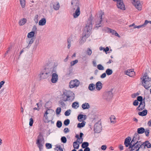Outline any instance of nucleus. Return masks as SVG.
Segmentation results:
<instances>
[{
	"mask_svg": "<svg viewBox=\"0 0 151 151\" xmlns=\"http://www.w3.org/2000/svg\"><path fill=\"white\" fill-rule=\"evenodd\" d=\"M20 4L22 7L23 8L25 7V0H19Z\"/></svg>",
	"mask_w": 151,
	"mask_h": 151,
	"instance_id": "nucleus-41",
	"label": "nucleus"
},
{
	"mask_svg": "<svg viewBox=\"0 0 151 151\" xmlns=\"http://www.w3.org/2000/svg\"><path fill=\"white\" fill-rule=\"evenodd\" d=\"M55 150H57V151H63V149L59 145H57L55 146Z\"/></svg>",
	"mask_w": 151,
	"mask_h": 151,
	"instance_id": "nucleus-43",
	"label": "nucleus"
},
{
	"mask_svg": "<svg viewBox=\"0 0 151 151\" xmlns=\"http://www.w3.org/2000/svg\"><path fill=\"white\" fill-rule=\"evenodd\" d=\"M53 69L52 68H45L44 70L47 73H49L48 75L49 76L52 73Z\"/></svg>",
	"mask_w": 151,
	"mask_h": 151,
	"instance_id": "nucleus-25",
	"label": "nucleus"
},
{
	"mask_svg": "<svg viewBox=\"0 0 151 151\" xmlns=\"http://www.w3.org/2000/svg\"><path fill=\"white\" fill-rule=\"evenodd\" d=\"M104 14V13L102 12H101L99 14V18L100 19L99 21H98L96 22L95 24V28L96 29H97L99 27H100L101 26L100 25L101 24V22L102 21V16Z\"/></svg>",
	"mask_w": 151,
	"mask_h": 151,
	"instance_id": "nucleus-9",
	"label": "nucleus"
},
{
	"mask_svg": "<svg viewBox=\"0 0 151 151\" xmlns=\"http://www.w3.org/2000/svg\"><path fill=\"white\" fill-rule=\"evenodd\" d=\"M106 73L107 75L109 76L112 74L113 71L111 69L108 68L106 71Z\"/></svg>",
	"mask_w": 151,
	"mask_h": 151,
	"instance_id": "nucleus-36",
	"label": "nucleus"
},
{
	"mask_svg": "<svg viewBox=\"0 0 151 151\" xmlns=\"http://www.w3.org/2000/svg\"><path fill=\"white\" fill-rule=\"evenodd\" d=\"M26 22L27 20L25 18H23L19 21V25L20 26L23 25L26 23Z\"/></svg>",
	"mask_w": 151,
	"mask_h": 151,
	"instance_id": "nucleus-31",
	"label": "nucleus"
},
{
	"mask_svg": "<svg viewBox=\"0 0 151 151\" xmlns=\"http://www.w3.org/2000/svg\"><path fill=\"white\" fill-rule=\"evenodd\" d=\"M72 106L73 108L77 109L79 106V103L77 102H75L72 104Z\"/></svg>",
	"mask_w": 151,
	"mask_h": 151,
	"instance_id": "nucleus-32",
	"label": "nucleus"
},
{
	"mask_svg": "<svg viewBox=\"0 0 151 151\" xmlns=\"http://www.w3.org/2000/svg\"><path fill=\"white\" fill-rule=\"evenodd\" d=\"M60 5L58 2H56L54 3L53 5V8L55 10H58L60 8Z\"/></svg>",
	"mask_w": 151,
	"mask_h": 151,
	"instance_id": "nucleus-22",
	"label": "nucleus"
},
{
	"mask_svg": "<svg viewBox=\"0 0 151 151\" xmlns=\"http://www.w3.org/2000/svg\"><path fill=\"white\" fill-rule=\"evenodd\" d=\"M97 68L100 70H104V67L101 64H99L97 65Z\"/></svg>",
	"mask_w": 151,
	"mask_h": 151,
	"instance_id": "nucleus-48",
	"label": "nucleus"
},
{
	"mask_svg": "<svg viewBox=\"0 0 151 151\" xmlns=\"http://www.w3.org/2000/svg\"><path fill=\"white\" fill-rule=\"evenodd\" d=\"M137 132L138 134H141L145 132V129L143 127H140L137 129Z\"/></svg>",
	"mask_w": 151,
	"mask_h": 151,
	"instance_id": "nucleus-33",
	"label": "nucleus"
},
{
	"mask_svg": "<svg viewBox=\"0 0 151 151\" xmlns=\"http://www.w3.org/2000/svg\"><path fill=\"white\" fill-rule=\"evenodd\" d=\"M131 140V138L129 137H128L125 139L124 142V144L126 147H128L130 145V142Z\"/></svg>",
	"mask_w": 151,
	"mask_h": 151,
	"instance_id": "nucleus-16",
	"label": "nucleus"
},
{
	"mask_svg": "<svg viewBox=\"0 0 151 151\" xmlns=\"http://www.w3.org/2000/svg\"><path fill=\"white\" fill-rule=\"evenodd\" d=\"M86 115L80 114L78 116V119L80 122L83 121L86 119Z\"/></svg>",
	"mask_w": 151,
	"mask_h": 151,
	"instance_id": "nucleus-15",
	"label": "nucleus"
},
{
	"mask_svg": "<svg viewBox=\"0 0 151 151\" xmlns=\"http://www.w3.org/2000/svg\"><path fill=\"white\" fill-rule=\"evenodd\" d=\"M147 114V111L146 110H144L142 111L139 112L138 114L141 116H144L146 115Z\"/></svg>",
	"mask_w": 151,
	"mask_h": 151,
	"instance_id": "nucleus-30",
	"label": "nucleus"
},
{
	"mask_svg": "<svg viewBox=\"0 0 151 151\" xmlns=\"http://www.w3.org/2000/svg\"><path fill=\"white\" fill-rule=\"evenodd\" d=\"M49 73H47L44 69L40 73V75L41 79H45L47 78L49 76Z\"/></svg>",
	"mask_w": 151,
	"mask_h": 151,
	"instance_id": "nucleus-11",
	"label": "nucleus"
},
{
	"mask_svg": "<svg viewBox=\"0 0 151 151\" xmlns=\"http://www.w3.org/2000/svg\"><path fill=\"white\" fill-rule=\"evenodd\" d=\"M78 141L76 140V141L73 143V146L74 148L75 149H78L79 146V144L78 143Z\"/></svg>",
	"mask_w": 151,
	"mask_h": 151,
	"instance_id": "nucleus-29",
	"label": "nucleus"
},
{
	"mask_svg": "<svg viewBox=\"0 0 151 151\" xmlns=\"http://www.w3.org/2000/svg\"><path fill=\"white\" fill-rule=\"evenodd\" d=\"M35 38H34L32 37L31 38V39L29 42V45L26 47L28 48V47H29L30 46V45L32 44L33 42L35 41Z\"/></svg>",
	"mask_w": 151,
	"mask_h": 151,
	"instance_id": "nucleus-44",
	"label": "nucleus"
},
{
	"mask_svg": "<svg viewBox=\"0 0 151 151\" xmlns=\"http://www.w3.org/2000/svg\"><path fill=\"white\" fill-rule=\"evenodd\" d=\"M82 107L83 109H87L90 108V106L88 103H85L82 104Z\"/></svg>",
	"mask_w": 151,
	"mask_h": 151,
	"instance_id": "nucleus-26",
	"label": "nucleus"
},
{
	"mask_svg": "<svg viewBox=\"0 0 151 151\" xmlns=\"http://www.w3.org/2000/svg\"><path fill=\"white\" fill-rule=\"evenodd\" d=\"M145 103L144 101L140 102L139 106L137 108V109L139 111H141L145 107Z\"/></svg>",
	"mask_w": 151,
	"mask_h": 151,
	"instance_id": "nucleus-14",
	"label": "nucleus"
},
{
	"mask_svg": "<svg viewBox=\"0 0 151 151\" xmlns=\"http://www.w3.org/2000/svg\"><path fill=\"white\" fill-rule=\"evenodd\" d=\"M139 95V93H135L132 94L131 95V96L132 98H134L136 97V96H138Z\"/></svg>",
	"mask_w": 151,
	"mask_h": 151,
	"instance_id": "nucleus-60",
	"label": "nucleus"
},
{
	"mask_svg": "<svg viewBox=\"0 0 151 151\" xmlns=\"http://www.w3.org/2000/svg\"><path fill=\"white\" fill-rule=\"evenodd\" d=\"M71 4L73 11H75L73 14V17L76 18L79 16L81 13L79 1L78 0H72Z\"/></svg>",
	"mask_w": 151,
	"mask_h": 151,
	"instance_id": "nucleus-2",
	"label": "nucleus"
},
{
	"mask_svg": "<svg viewBox=\"0 0 151 151\" xmlns=\"http://www.w3.org/2000/svg\"><path fill=\"white\" fill-rule=\"evenodd\" d=\"M37 29V27L35 25H34L33 26L32 29V32H34L35 33V31H36Z\"/></svg>",
	"mask_w": 151,
	"mask_h": 151,
	"instance_id": "nucleus-61",
	"label": "nucleus"
},
{
	"mask_svg": "<svg viewBox=\"0 0 151 151\" xmlns=\"http://www.w3.org/2000/svg\"><path fill=\"white\" fill-rule=\"evenodd\" d=\"M101 122L100 121H98L94 125V129L95 132L97 133L100 132L101 130Z\"/></svg>",
	"mask_w": 151,
	"mask_h": 151,
	"instance_id": "nucleus-7",
	"label": "nucleus"
},
{
	"mask_svg": "<svg viewBox=\"0 0 151 151\" xmlns=\"http://www.w3.org/2000/svg\"><path fill=\"white\" fill-rule=\"evenodd\" d=\"M137 101L140 102H143L142 97V96H138L137 97Z\"/></svg>",
	"mask_w": 151,
	"mask_h": 151,
	"instance_id": "nucleus-56",
	"label": "nucleus"
},
{
	"mask_svg": "<svg viewBox=\"0 0 151 151\" xmlns=\"http://www.w3.org/2000/svg\"><path fill=\"white\" fill-rule=\"evenodd\" d=\"M124 74L130 77H133L135 76V73L133 69H128L124 72Z\"/></svg>",
	"mask_w": 151,
	"mask_h": 151,
	"instance_id": "nucleus-10",
	"label": "nucleus"
},
{
	"mask_svg": "<svg viewBox=\"0 0 151 151\" xmlns=\"http://www.w3.org/2000/svg\"><path fill=\"white\" fill-rule=\"evenodd\" d=\"M73 42V40L71 37H69L67 40L68 46L67 48L68 49H70L71 46V43Z\"/></svg>",
	"mask_w": 151,
	"mask_h": 151,
	"instance_id": "nucleus-20",
	"label": "nucleus"
},
{
	"mask_svg": "<svg viewBox=\"0 0 151 151\" xmlns=\"http://www.w3.org/2000/svg\"><path fill=\"white\" fill-rule=\"evenodd\" d=\"M80 81L77 79H74L70 81L69 86L70 88L78 87L79 85Z\"/></svg>",
	"mask_w": 151,
	"mask_h": 151,
	"instance_id": "nucleus-6",
	"label": "nucleus"
},
{
	"mask_svg": "<svg viewBox=\"0 0 151 151\" xmlns=\"http://www.w3.org/2000/svg\"><path fill=\"white\" fill-rule=\"evenodd\" d=\"M106 73H103L100 76L101 78H104L106 77Z\"/></svg>",
	"mask_w": 151,
	"mask_h": 151,
	"instance_id": "nucleus-64",
	"label": "nucleus"
},
{
	"mask_svg": "<svg viewBox=\"0 0 151 151\" xmlns=\"http://www.w3.org/2000/svg\"><path fill=\"white\" fill-rule=\"evenodd\" d=\"M68 91H69L64 90L62 92V93L61 94L60 99L64 101L65 102L68 101L67 97L68 95Z\"/></svg>",
	"mask_w": 151,
	"mask_h": 151,
	"instance_id": "nucleus-8",
	"label": "nucleus"
},
{
	"mask_svg": "<svg viewBox=\"0 0 151 151\" xmlns=\"http://www.w3.org/2000/svg\"><path fill=\"white\" fill-rule=\"evenodd\" d=\"M135 144H130L129 146V150L130 151H137V150L136 149V147L135 145Z\"/></svg>",
	"mask_w": 151,
	"mask_h": 151,
	"instance_id": "nucleus-21",
	"label": "nucleus"
},
{
	"mask_svg": "<svg viewBox=\"0 0 151 151\" xmlns=\"http://www.w3.org/2000/svg\"><path fill=\"white\" fill-rule=\"evenodd\" d=\"M44 143V140L43 137L39 135L38 137L36 144L39 148L40 151H42Z\"/></svg>",
	"mask_w": 151,
	"mask_h": 151,
	"instance_id": "nucleus-4",
	"label": "nucleus"
},
{
	"mask_svg": "<svg viewBox=\"0 0 151 151\" xmlns=\"http://www.w3.org/2000/svg\"><path fill=\"white\" fill-rule=\"evenodd\" d=\"M33 123V120L32 118L29 119V125L30 126H32Z\"/></svg>",
	"mask_w": 151,
	"mask_h": 151,
	"instance_id": "nucleus-55",
	"label": "nucleus"
},
{
	"mask_svg": "<svg viewBox=\"0 0 151 151\" xmlns=\"http://www.w3.org/2000/svg\"><path fill=\"white\" fill-rule=\"evenodd\" d=\"M46 22V19L45 18H43L39 21V25L40 26H44Z\"/></svg>",
	"mask_w": 151,
	"mask_h": 151,
	"instance_id": "nucleus-23",
	"label": "nucleus"
},
{
	"mask_svg": "<svg viewBox=\"0 0 151 151\" xmlns=\"http://www.w3.org/2000/svg\"><path fill=\"white\" fill-rule=\"evenodd\" d=\"M61 108L59 107H58L55 111L56 114H60L61 111Z\"/></svg>",
	"mask_w": 151,
	"mask_h": 151,
	"instance_id": "nucleus-50",
	"label": "nucleus"
},
{
	"mask_svg": "<svg viewBox=\"0 0 151 151\" xmlns=\"http://www.w3.org/2000/svg\"><path fill=\"white\" fill-rule=\"evenodd\" d=\"M35 33L34 32H31L29 33L27 35V37L29 38H32L34 36Z\"/></svg>",
	"mask_w": 151,
	"mask_h": 151,
	"instance_id": "nucleus-39",
	"label": "nucleus"
},
{
	"mask_svg": "<svg viewBox=\"0 0 151 151\" xmlns=\"http://www.w3.org/2000/svg\"><path fill=\"white\" fill-rule=\"evenodd\" d=\"M133 138H135L136 139H139V135L137 133L135 134Z\"/></svg>",
	"mask_w": 151,
	"mask_h": 151,
	"instance_id": "nucleus-59",
	"label": "nucleus"
},
{
	"mask_svg": "<svg viewBox=\"0 0 151 151\" xmlns=\"http://www.w3.org/2000/svg\"><path fill=\"white\" fill-rule=\"evenodd\" d=\"M58 75L55 73H53L52 75V78L51 80V82L53 83H55L58 80Z\"/></svg>",
	"mask_w": 151,
	"mask_h": 151,
	"instance_id": "nucleus-13",
	"label": "nucleus"
},
{
	"mask_svg": "<svg viewBox=\"0 0 151 151\" xmlns=\"http://www.w3.org/2000/svg\"><path fill=\"white\" fill-rule=\"evenodd\" d=\"M78 60H74L71 61L70 62V65L71 66H73L75 64L78 63Z\"/></svg>",
	"mask_w": 151,
	"mask_h": 151,
	"instance_id": "nucleus-51",
	"label": "nucleus"
},
{
	"mask_svg": "<svg viewBox=\"0 0 151 151\" xmlns=\"http://www.w3.org/2000/svg\"><path fill=\"white\" fill-rule=\"evenodd\" d=\"M70 121L69 119L65 120L64 122V124L65 126H68L70 123Z\"/></svg>",
	"mask_w": 151,
	"mask_h": 151,
	"instance_id": "nucleus-53",
	"label": "nucleus"
},
{
	"mask_svg": "<svg viewBox=\"0 0 151 151\" xmlns=\"http://www.w3.org/2000/svg\"><path fill=\"white\" fill-rule=\"evenodd\" d=\"M110 119L111 123L114 124L116 122V118L114 116L111 115L110 117Z\"/></svg>",
	"mask_w": 151,
	"mask_h": 151,
	"instance_id": "nucleus-35",
	"label": "nucleus"
},
{
	"mask_svg": "<svg viewBox=\"0 0 151 151\" xmlns=\"http://www.w3.org/2000/svg\"><path fill=\"white\" fill-rule=\"evenodd\" d=\"M108 31L110 32V33H112L113 35H114L116 36H117L118 37H120V36L114 30L112 29L109 28H108Z\"/></svg>",
	"mask_w": 151,
	"mask_h": 151,
	"instance_id": "nucleus-19",
	"label": "nucleus"
},
{
	"mask_svg": "<svg viewBox=\"0 0 151 151\" xmlns=\"http://www.w3.org/2000/svg\"><path fill=\"white\" fill-rule=\"evenodd\" d=\"M139 103L138 101L137 100H135L133 103V105L134 106H137L138 105Z\"/></svg>",
	"mask_w": 151,
	"mask_h": 151,
	"instance_id": "nucleus-62",
	"label": "nucleus"
},
{
	"mask_svg": "<svg viewBox=\"0 0 151 151\" xmlns=\"http://www.w3.org/2000/svg\"><path fill=\"white\" fill-rule=\"evenodd\" d=\"M86 53L88 55H91L92 53V50L89 48H87L86 51Z\"/></svg>",
	"mask_w": 151,
	"mask_h": 151,
	"instance_id": "nucleus-42",
	"label": "nucleus"
},
{
	"mask_svg": "<svg viewBox=\"0 0 151 151\" xmlns=\"http://www.w3.org/2000/svg\"><path fill=\"white\" fill-rule=\"evenodd\" d=\"M86 122L84 121L83 122L81 123H79L77 125V127L79 128H81L84 126Z\"/></svg>",
	"mask_w": 151,
	"mask_h": 151,
	"instance_id": "nucleus-34",
	"label": "nucleus"
},
{
	"mask_svg": "<svg viewBox=\"0 0 151 151\" xmlns=\"http://www.w3.org/2000/svg\"><path fill=\"white\" fill-rule=\"evenodd\" d=\"M44 116L45 117V122L47 123H49L50 122V120L48 119V118L47 115H44Z\"/></svg>",
	"mask_w": 151,
	"mask_h": 151,
	"instance_id": "nucleus-58",
	"label": "nucleus"
},
{
	"mask_svg": "<svg viewBox=\"0 0 151 151\" xmlns=\"http://www.w3.org/2000/svg\"><path fill=\"white\" fill-rule=\"evenodd\" d=\"M57 127L59 128L61 127L62 126V123L60 121H58L56 123Z\"/></svg>",
	"mask_w": 151,
	"mask_h": 151,
	"instance_id": "nucleus-47",
	"label": "nucleus"
},
{
	"mask_svg": "<svg viewBox=\"0 0 151 151\" xmlns=\"http://www.w3.org/2000/svg\"><path fill=\"white\" fill-rule=\"evenodd\" d=\"M142 146L143 148H145L146 146L148 148H150L151 147V144L148 141H147L142 143Z\"/></svg>",
	"mask_w": 151,
	"mask_h": 151,
	"instance_id": "nucleus-18",
	"label": "nucleus"
},
{
	"mask_svg": "<svg viewBox=\"0 0 151 151\" xmlns=\"http://www.w3.org/2000/svg\"><path fill=\"white\" fill-rule=\"evenodd\" d=\"M36 104L37 106V108L36 107H35L33 108V109L34 110H37L39 111L40 109L39 108L40 106H41L42 105H41V104L39 103H37Z\"/></svg>",
	"mask_w": 151,
	"mask_h": 151,
	"instance_id": "nucleus-52",
	"label": "nucleus"
},
{
	"mask_svg": "<svg viewBox=\"0 0 151 151\" xmlns=\"http://www.w3.org/2000/svg\"><path fill=\"white\" fill-rule=\"evenodd\" d=\"M142 81V86L146 89H147L151 86V79L149 78L147 73L144 74Z\"/></svg>",
	"mask_w": 151,
	"mask_h": 151,
	"instance_id": "nucleus-3",
	"label": "nucleus"
},
{
	"mask_svg": "<svg viewBox=\"0 0 151 151\" xmlns=\"http://www.w3.org/2000/svg\"><path fill=\"white\" fill-rule=\"evenodd\" d=\"M71 111V110L70 109L68 110L65 112V115L67 116H69L70 114Z\"/></svg>",
	"mask_w": 151,
	"mask_h": 151,
	"instance_id": "nucleus-49",
	"label": "nucleus"
},
{
	"mask_svg": "<svg viewBox=\"0 0 151 151\" xmlns=\"http://www.w3.org/2000/svg\"><path fill=\"white\" fill-rule=\"evenodd\" d=\"M139 140V139H136L135 138H133L132 140L130 143V144H131L132 145V144H135L136 143H137L138 142H139L138 141Z\"/></svg>",
	"mask_w": 151,
	"mask_h": 151,
	"instance_id": "nucleus-38",
	"label": "nucleus"
},
{
	"mask_svg": "<svg viewBox=\"0 0 151 151\" xmlns=\"http://www.w3.org/2000/svg\"><path fill=\"white\" fill-rule=\"evenodd\" d=\"M89 145L88 143L87 142H84L82 143L81 147L83 148L88 147Z\"/></svg>",
	"mask_w": 151,
	"mask_h": 151,
	"instance_id": "nucleus-37",
	"label": "nucleus"
},
{
	"mask_svg": "<svg viewBox=\"0 0 151 151\" xmlns=\"http://www.w3.org/2000/svg\"><path fill=\"white\" fill-rule=\"evenodd\" d=\"M144 132L146 136H149L150 133V130H149L147 129L145 131V130Z\"/></svg>",
	"mask_w": 151,
	"mask_h": 151,
	"instance_id": "nucleus-57",
	"label": "nucleus"
},
{
	"mask_svg": "<svg viewBox=\"0 0 151 151\" xmlns=\"http://www.w3.org/2000/svg\"><path fill=\"white\" fill-rule=\"evenodd\" d=\"M95 85L96 89L97 90L100 91L102 87V84L100 81H99L97 82Z\"/></svg>",
	"mask_w": 151,
	"mask_h": 151,
	"instance_id": "nucleus-17",
	"label": "nucleus"
},
{
	"mask_svg": "<svg viewBox=\"0 0 151 151\" xmlns=\"http://www.w3.org/2000/svg\"><path fill=\"white\" fill-rule=\"evenodd\" d=\"M146 26L145 24V23L142 25H140L137 26H134L133 27L134 29H135L136 28H137L138 29L142 27H144Z\"/></svg>",
	"mask_w": 151,
	"mask_h": 151,
	"instance_id": "nucleus-46",
	"label": "nucleus"
},
{
	"mask_svg": "<svg viewBox=\"0 0 151 151\" xmlns=\"http://www.w3.org/2000/svg\"><path fill=\"white\" fill-rule=\"evenodd\" d=\"M61 140L62 142L65 143L67 142V139L65 137L63 136L61 137Z\"/></svg>",
	"mask_w": 151,
	"mask_h": 151,
	"instance_id": "nucleus-45",
	"label": "nucleus"
},
{
	"mask_svg": "<svg viewBox=\"0 0 151 151\" xmlns=\"http://www.w3.org/2000/svg\"><path fill=\"white\" fill-rule=\"evenodd\" d=\"M117 6L118 9H123V1H121L117 2Z\"/></svg>",
	"mask_w": 151,
	"mask_h": 151,
	"instance_id": "nucleus-27",
	"label": "nucleus"
},
{
	"mask_svg": "<svg viewBox=\"0 0 151 151\" xmlns=\"http://www.w3.org/2000/svg\"><path fill=\"white\" fill-rule=\"evenodd\" d=\"M45 146L47 149H50L52 148V146L51 144L49 143H46Z\"/></svg>",
	"mask_w": 151,
	"mask_h": 151,
	"instance_id": "nucleus-54",
	"label": "nucleus"
},
{
	"mask_svg": "<svg viewBox=\"0 0 151 151\" xmlns=\"http://www.w3.org/2000/svg\"><path fill=\"white\" fill-rule=\"evenodd\" d=\"M63 101H64L61 99L59 101V103L60 104V106H61L62 107H65V104Z\"/></svg>",
	"mask_w": 151,
	"mask_h": 151,
	"instance_id": "nucleus-40",
	"label": "nucleus"
},
{
	"mask_svg": "<svg viewBox=\"0 0 151 151\" xmlns=\"http://www.w3.org/2000/svg\"><path fill=\"white\" fill-rule=\"evenodd\" d=\"M69 131L70 130L68 128H65L64 129V132L65 133H67L69 132Z\"/></svg>",
	"mask_w": 151,
	"mask_h": 151,
	"instance_id": "nucleus-63",
	"label": "nucleus"
},
{
	"mask_svg": "<svg viewBox=\"0 0 151 151\" xmlns=\"http://www.w3.org/2000/svg\"><path fill=\"white\" fill-rule=\"evenodd\" d=\"M88 89L90 91H94L95 89V85L93 83H91L89 85Z\"/></svg>",
	"mask_w": 151,
	"mask_h": 151,
	"instance_id": "nucleus-28",
	"label": "nucleus"
},
{
	"mask_svg": "<svg viewBox=\"0 0 151 151\" xmlns=\"http://www.w3.org/2000/svg\"><path fill=\"white\" fill-rule=\"evenodd\" d=\"M113 96L112 91H110L104 93L103 98L105 100L109 102L112 99Z\"/></svg>",
	"mask_w": 151,
	"mask_h": 151,
	"instance_id": "nucleus-5",
	"label": "nucleus"
},
{
	"mask_svg": "<svg viewBox=\"0 0 151 151\" xmlns=\"http://www.w3.org/2000/svg\"><path fill=\"white\" fill-rule=\"evenodd\" d=\"M92 19L91 18L88 19L86 26L84 28L82 34V38L80 41L82 43L86 41V39L91 34V31L92 28Z\"/></svg>",
	"mask_w": 151,
	"mask_h": 151,
	"instance_id": "nucleus-1",
	"label": "nucleus"
},
{
	"mask_svg": "<svg viewBox=\"0 0 151 151\" xmlns=\"http://www.w3.org/2000/svg\"><path fill=\"white\" fill-rule=\"evenodd\" d=\"M68 96L67 97L69 101H73L75 98V94L72 91H69Z\"/></svg>",
	"mask_w": 151,
	"mask_h": 151,
	"instance_id": "nucleus-12",
	"label": "nucleus"
},
{
	"mask_svg": "<svg viewBox=\"0 0 151 151\" xmlns=\"http://www.w3.org/2000/svg\"><path fill=\"white\" fill-rule=\"evenodd\" d=\"M142 143L140 141H139V142L137 143H136L135 145V146L136 148V149H137V150H138L140 148H143V147L142 146Z\"/></svg>",
	"mask_w": 151,
	"mask_h": 151,
	"instance_id": "nucleus-24",
	"label": "nucleus"
}]
</instances>
